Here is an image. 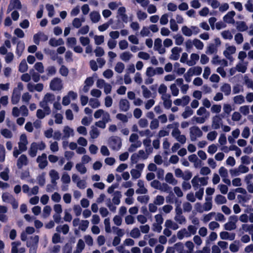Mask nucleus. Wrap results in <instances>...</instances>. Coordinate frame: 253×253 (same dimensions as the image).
Masks as SVG:
<instances>
[{"instance_id": "nucleus-50", "label": "nucleus", "mask_w": 253, "mask_h": 253, "mask_svg": "<svg viewBox=\"0 0 253 253\" xmlns=\"http://www.w3.org/2000/svg\"><path fill=\"white\" fill-rule=\"evenodd\" d=\"M54 99V95L53 94L50 93H47L44 97V101L45 102V104H47L48 102L53 101Z\"/></svg>"}, {"instance_id": "nucleus-59", "label": "nucleus", "mask_w": 253, "mask_h": 253, "mask_svg": "<svg viewBox=\"0 0 253 253\" xmlns=\"http://www.w3.org/2000/svg\"><path fill=\"white\" fill-rule=\"evenodd\" d=\"M165 201L164 197L161 195L157 196L156 199L154 201L155 205H161L164 204Z\"/></svg>"}, {"instance_id": "nucleus-35", "label": "nucleus", "mask_w": 253, "mask_h": 253, "mask_svg": "<svg viewBox=\"0 0 253 253\" xmlns=\"http://www.w3.org/2000/svg\"><path fill=\"white\" fill-rule=\"evenodd\" d=\"M10 2L12 3V8L17 9L22 8V4L20 0H10Z\"/></svg>"}, {"instance_id": "nucleus-33", "label": "nucleus", "mask_w": 253, "mask_h": 253, "mask_svg": "<svg viewBox=\"0 0 253 253\" xmlns=\"http://www.w3.org/2000/svg\"><path fill=\"white\" fill-rule=\"evenodd\" d=\"M185 235H186L187 237L189 236V233L187 232L185 228H183L179 230L177 234V237L179 240H182L184 238Z\"/></svg>"}, {"instance_id": "nucleus-38", "label": "nucleus", "mask_w": 253, "mask_h": 253, "mask_svg": "<svg viewBox=\"0 0 253 253\" xmlns=\"http://www.w3.org/2000/svg\"><path fill=\"white\" fill-rule=\"evenodd\" d=\"M63 132L64 133V137L67 138L70 137L71 133H73V129L69 126H66L63 129Z\"/></svg>"}, {"instance_id": "nucleus-1", "label": "nucleus", "mask_w": 253, "mask_h": 253, "mask_svg": "<svg viewBox=\"0 0 253 253\" xmlns=\"http://www.w3.org/2000/svg\"><path fill=\"white\" fill-rule=\"evenodd\" d=\"M108 146L114 151L119 150L122 147V139L117 136H112L109 137L108 142Z\"/></svg>"}, {"instance_id": "nucleus-45", "label": "nucleus", "mask_w": 253, "mask_h": 253, "mask_svg": "<svg viewBox=\"0 0 253 253\" xmlns=\"http://www.w3.org/2000/svg\"><path fill=\"white\" fill-rule=\"evenodd\" d=\"M193 44L198 49H202L204 47L203 42L197 39L193 40Z\"/></svg>"}, {"instance_id": "nucleus-36", "label": "nucleus", "mask_w": 253, "mask_h": 253, "mask_svg": "<svg viewBox=\"0 0 253 253\" xmlns=\"http://www.w3.org/2000/svg\"><path fill=\"white\" fill-rule=\"evenodd\" d=\"M1 134L5 138H10L12 136V134L11 131L7 129L4 128L1 130Z\"/></svg>"}, {"instance_id": "nucleus-13", "label": "nucleus", "mask_w": 253, "mask_h": 253, "mask_svg": "<svg viewBox=\"0 0 253 253\" xmlns=\"http://www.w3.org/2000/svg\"><path fill=\"white\" fill-rule=\"evenodd\" d=\"M25 49V44L23 42L19 41L17 42L16 49V53L18 56H21Z\"/></svg>"}, {"instance_id": "nucleus-5", "label": "nucleus", "mask_w": 253, "mask_h": 253, "mask_svg": "<svg viewBox=\"0 0 253 253\" xmlns=\"http://www.w3.org/2000/svg\"><path fill=\"white\" fill-rule=\"evenodd\" d=\"M46 154L42 153L41 156H39L37 159V162L39 163V167L41 169H44L48 164Z\"/></svg>"}, {"instance_id": "nucleus-43", "label": "nucleus", "mask_w": 253, "mask_h": 253, "mask_svg": "<svg viewBox=\"0 0 253 253\" xmlns=\"http://www.w3.org/2000/svg\"><path fill=\"white\" fill-rule=\"evenodd\" d=\"M141 88L144 97L147 98H149L151 95V91L144 85L141 86Z\"/></svg>"}, {"instance_id": "nucleus-63", "label": "nucleus", "mask_w": 253, "mask_h": 253, "mask_svg": "<svg viewBox=\"0 0 253 253\" xmlns=\"http://www.w3.org/2000/svg\"><path fill=\"white\" fill-rule=\"evenodd\" d=\"M192 68V74H193L194 75L199 76L201 74L202 72V67L200 66H195Z\"/></svg>"}, {"instance_id": "nucleus-10", "label": "nucleus", "mask_w": 253, "mask_h": 253, "mask_svg": "<svg viewBox=\"0 0 253 253\" xmlns=\"http://www.w3.org/2000/svg\"><path fill=\"white\" fill-rule=\"evenodd\" d=\"M129 103L126 99H121L119 102L120 110L124 112L127 111L129 109Z\"/></svg>"}, {"instance_id": "nucleus-28", "label": "nucleus", "mask_w": 253, "mask_h": 253, "mask_svg": "<svg viewBox=\"0 0 253 253\" xmlns=\"http://www.w3.org/2000/svg\"><path fill=\"white\" fill-rule=\"evenodd\" d=\"M2 199L3 202L10 203L12 199H14V197L8 193H4L2 195Z\"/></svg>"}, {"instance_id": "nucleus-47", "label": "nucleus", "mask_w": 253, "mask_h": 253, "mask_svg": "<svg viewBox=\"0 0 253 253\" xmlns=\"http://www.w3.org/2000/svg\"><path fill=\"white\" fill-rule=\"evenodd\" d=\"M90 135L92 138H96L99 135V132L98 129L95 127H93L90 131Z\"/></svg>"}, {"instance_id": "nucleus-44", "label": "nucleus", "mask_w": 253, "mask_h": 253, "mask_svg": "<svg viewBox=\"0 0 253 253\" xmlns=\"http://www.w3.org/2000/svg\"><path fill=\"white\" fill-rule=\"evenodd\" d=\"M39 184L42 186L44 185L45 180V173L42 172L41 174L39 175L37 178Z\"/></svg>"}, {"instance_id": "nucleus-22", "label": "nucleus", "mask_w": 253, "mask_h": 253, "mask_svg": "<svg viewBox=\"0 0 253 253\" xmlns=\"http://www.w3.org/2000/svg\"><path fill=\"white\" fill-rule=\"evenodd\" d=\"M237 29L240 32H244L248 29V26L244 21L237 22Z\"/></svg>"}, {"instance_id": "nucleus-26", "label": "nucleus", "mask_w": 253, "mask_h": 253, "mask_svg": "<svg viewBox=\"0 0 253 253\" xmlns=\"http://www.w3.org/2000/svg\"><path fill=\"white\" fill-rule=\"evenodd\" d=\"M193 113V111L189 106H186L185 111L182 114V116L184 119H186L191 116Z\"/></svg>"}, {"instance_id": "nucleus-55", "label": "nucleus", "mask_w": 253, "mask_h": 253, "mask_svg": "<svg viewBox=\"0 0 253 253\" xmlns=\"http://www.w3.org/2000/svg\"><path fill=\"white\" fill-rule=\"evenodd\" d=\"M199 178L198 177V176H195L192 179L191 183L195 190H196L198 188L199 186Z\"/></svg>"}, {"instance_id": "nucleus-64", "label": "nucleus", "mask_w": 253, "mask_h": 253, "mask_svg": "<svg viewBox=\"0 0 253 253\" xmlns=\"http://www.w3.org/2000/svg\"><path fill=\"white\" fill-rule=\"evenodd\" d=\"M21 244L20 242H13L12 243L11 253H18L17 246Z\"/></svg>"}, {"instance_id": "nucleus-34", "label": "nucleus", "mask_w": 253, "mask_h": 253, "mask_svg": "<svg viewBox=\"0 0 253 253\" xmlns=\"http://www.w3.org/2000/svg\"><path fill=\"white\" fill-rule=\"evenodd\" d=\"M30 74L32 75L33 80L37 83L40 81V75L39 73L35 72L33 69L30 70Z\"/></svg>"}, {"instance_id": "nucleus-24", "label": "nucleus", "mask_w": 253, "mask_h": 253, "mask_svg": "<svg viewBox=\"0 0 253 253\" xmlns=\"http://www.w3.org/2000/svg\"><path fill=\"white\" fill-rule=\"evenodd\" d=\"M28 65L25 59L23 60L20 63L18 70L21 73H24L27 71Z\"/></svg>"}, {"instance_id": "nucleus-62", "label": "nucleus", "mask_w": 253, "mask_h": 253, "mask_svg": "<svg viewBox=\"0 0 253 253\" xmlns=\"http://www.w3.org/2000/svg\"><path fill=\"white\" fill-rule=\"evenodd\" d=\"M174 249L179 253H182L184 250V246L181 242H178L174 245Z\"/></svg>"}, {"instance_id": "nucleus-7", "label": "nucleus", "mask_w": 253, "mask_h": 253, "mask_svg": "<svg viewBox=\"0 0 253 253\" xmlns=\"http://www.w3.org/2000/svg\"><path fill=\"white\" fill-rule=\"evenodd\" d=\"M220 125L222 126V121L220 116L215 115L212 118V127L214 129L219 128Z\"/></svg>"}, {"instance_id": "nucleus-4", "label": "nucleus", "mask_w": 253, "mask_h": 253, "mask_svg": "<svg viewBox=\"0 0 253 253\" xmlns=\"http://www.w3.org/2000/svg\"><path fill=\"white\" fill-rule=\"evenodd\" d=\"M203 135V132L197 126H193L190 128V135L192 141L196 140L197 137H200Z\"/></svg>"}, {"instance_id": "nucleus-54", "label": "nucleus", "mask_w": 253, "mask_h": 253, "mask_svg": "<svg viewBox=\"0 0 253 253\" xmlns=\"http://www.w3.org/2000/svg\"><path fill=\"white\" fill-rule=\"evenodd\" d=\"M170 28L172 31H177L178 30V26L173 19L170 20Z\"/></svg>"}, {"instance_id": "nucleus-14", "label": "nucleus", "mask_w": 253, "mask_h": 253, "mask_svg": "<svg viewBox=\"0 0 253 253\" xmlns=\"http://www.w3.org/2000/svg\"><path fill=\"white\" fill-rule=\"evenodd\" d=\"M38 146L36 143L33 142L31 144L29 150V154L31 157H35L37 153Z\"/></svg>"}, {"instance_id": "nucleus-37", "label": "nucleus", "mask_w": 253, "mask_h": 253, "mask_svg": "<svg viewBox=\"0 0 253 253\" xmlns=\"http://www.w3.org/2000/svg\"><path fill=\"white\" fill-rule=\"evenodd\" d=\"M5 157V150L3 145L0 144V162L4 161Z\"/></svg>"}, {"instance_id": "nucleus-3", "label": "nucleus", "mask_w": 253, "mask_h": 253, "mask_svg": "<svg viewBox=\"0 0 253 253\" xmlns=\"http://www.w3.org/2000/svg\"><path fill=\"white\" fill-rule=\"evenodd\" d=\"M229 221L225 223L224 225V229L226 230L231 231L235 229L236 228V223L238 221V218L236 215H231L229 218Z\"/></svg>"}, {"instance_id": "nucleus-20", "label": "nucleus", "mask_w": 253, "mask_h": 253, "mask_svg": "<svg viewBox=\"0 0 253 253\" xmlns=\"http://www.w3.org/2000/svg\"><path fill=\"white\" fill-rule=\"evenodd\" d=\"M166 96L168 97L167 98L162 97V99L164 100V105L167 109H169L171 107L172 101L169 99L170 95L169 94H166Z\"/></svg>"}, {"instance_id": "nucleus-15", "label": "nucleus", "mask_w": 253, "mask_h": 253, "mask_svg": "<svg viewBox=\"0 0 253 253\" xmlns=\"http://www.w3.org/2000/svg\"><path fill=\"white\" fill-rule=\"evenodd\" d=\"M191 60L187 61V64L189 66H192L196 64V62L199 59V55L197 53H192L190 56Z\"/></svg>"}, {"instance_id": "nucleus-11", "label": "nucleus", "mask_w": 253, "mask_h": 253, "mask_svg": "<svg viewBox=\"0 0 253 253\" xmlns=\"http://www.w3.org/2000/svg\"><path fill=\"white\" fill-rule=\"evenodd\" d=\"M28 163V161L27 156L24 155H21L17 162V166L18 169H20L22 168L23 165H27Z\"/></svg>"}, {"instance_id": "nucleus-53", "label": "nucleus", "mask_w": 253, "mask_h": 253, "mask_svg": "<svg viewBox=\"0 0 253 253\" xmlns=\"http://www.w3.org/2000/svg\"><path fill=\"white\" fill-rule=\"evenodd\" d=\"M130 174H131L132 178L134 179H137V178H139L141 175L140 172L139 170H138L137 169H132L130 170Z\"/></svg>"}, {"instance_id": "nucleus-16", "label": "nucleus", "mask_w": 253, "mask_h": 253, "mask_svg": "<svg viewBox=\"0 0 253 253\" xmlns=\"http://www.w3.org/2000/svg\"><path fill=\"white\" fill-rule=\"evenodd\" d=\"M90 18L93 23H97L100 19V15L97 11H92L90 13Z\"/></svg>"}, {"instance_id": "nucleus-51", "label": "nucleus", "mask_w": 253, "mask_h": 253, "mask_svg": "<svg viewBox=\"0 0 253 253\" xmlns=\"http://www.w3.org/2000/svg\"><path fill=\"white\" fill-rule=\"evenodd\" d=\"M170 89L171 91V93L173 96H176L178 95L179 93V89L176 87V85L175 84H173L170 86Z\"/></svg>"}, {"instance_id": "nucleus-31", "label": "nucleus", "mask_w": 253, "mask_h": 253, "mask_svg": "<svg viewBox=\"0 0 253 253\" xmlns=\"http://www.w3.org/2000/svg\"><path fill=\"white\" fill-rule=\"evenodd\" d=\"M234 102L235 104H241L245 102L244 97L242 95L235 96L234 98Z\"/></svg>"}, {"instance_id": "nucleus-46", "label": "nucleus", "mask_w": 253, "mask_h": 253, "mask_svg": "<svg viewBox=\"0 0 253 253\" xmlns=\"http://www.w3.org/2000/svg\"><path fill=\"white\" fill-rule=\"evenodd\" d=\"M94 52L96 57H101L104 54V49L100 46H97Z\"/></svg>"}, {"instance_id": "nucleus-32", "label": "nucleus", "mask_w": 253, "mask_h": 253, "mask_svg": "<svg viewBox=\"0 0 253 253\" xmlns=\"http://www.w3.org/2000/svg\"><path fill=\"white\" fill-rule=\"evenodd\" d=\"M45 7L48 11V16L50 17H52L54 14V8L53 5L50 4H46Z\"/></svg>"}, {"instance_id": "nucleus-48", "label": "nucleus", "mask_w": 253, "mask_h": 253, "mask_svg": "<svg viewBox=\"0 0 253 253\" xmlns=\"http://www.w3.org/2000/svg\"><path fill=\"white\" fill-rule=\"evenodd\" d=\"M182 32L185 36L188 37L191 36L192 34V30L186 26H184L182 27Z\"/></svg>"}, {"instance_id": "nucleus-41", "label": "nucleus", "mask_w": 253, "mask_h": 253, "mask_svg": "<svg viewBox=\"0 0 253 253\" xmlns=\"http://www.w3.org/2000/svg\"><path fill=\"white\" fill-rule=\"evenodd\" d=\"M89 105L92 108H96L100 106V103L97 99L91 98L89 100Z\"/></svg>"}, {"instance_id": "nucleus-27", "label": "nucleus", "mask_w": 253, "mask_h": 253, "mask_svg": "<svg viewBox=\"0 0 253 253\" xmlns=\"http://www.w3.org/2000/svg\"><path fill=\"white\" fill-rule=\"evenodd\" d=\"M9 171L8 168H5L4 171L0 173V177L4 181H7L9 179Z\"/></svg>"}, {"instance_id": "nucleus-52", "label": "nucleus", "mask_w": 253, "mask_h": 253, "mask_svg": "<svg viewBox=\"0 0 253 253\" xmlns=\"http://www.w3.org/2000/svg\"><path fill=\"white\" fill-rule=\"evenodd\" d=\"M217 51L216 46L213 43H211L208 47L207 53L213 54Z\"/></svg>"}, {"instance_id": "nucleus-56", "label": "nucleus", "mask_w": 253, "mask_h": 253, "mask_svg": "<svg viewBox=\"0 0 253 253\" xmlns=\"http://www.w3.org/2000/svg\"><path fill=\"white\" fill-rule=\"evenodd\" d=\"M72 247L70 244L66 243L63 248V253H72Z\"/></svg>"}, {"instance_id": "nucleus-19", "label": "nucleus", "mask_w": 253, "mask_h": 253, "mask_svg": "<svg viewBox=\"0 0 253 253\" xmlns=\"http://www.w3.org/2000/svg\"><path fill=\"white\" fill-rule=\"evenodd\" d=\"M122 197L121 192L119 191H116L114 193V196L112 199L113 202L115 205H118L120 203V199Z\"/></svg>"}, {"instance_id": "nucleus-58", "label": "nucleus", "mask_w": 253, "mask_h": 253, "mask_svg": "<svg viewBox=\"0 0 253 253\" xmlns=\"http://www.w3.org/2000/svg\"><path fill=\"white\" fill-rule=\"evenodd\" d=\"M95 43L96 45H100L104 42V37L102 35L95 36L94 37Z\"/></svg>"}, {"instance_id": "nucleus-21", "label": "nucleus", "mask_w": 253, "mask_h": 253, "mask_svg": "<svg viewBox=\"0 0 253 253\" xmlns=\"http://www.w3.org/2000/svg\"><path fill=\"white\" fill-rule=\"evenodd\" d=\"M165 179L167 182L170 184L175 185L177 183V181L174 178L173 174L170 172L167 173Z\"/></svg>"}, {"instance_id": "nucleus-25", "label": "nucleus", "mask_w": 253, "mask_h": 253, "mask_svg": "<svg viewBox=\"0 0 253 253\" xmlns=\"http://www.w3.org/2000/svg\"><path fill=\"white\" fill-rule=\"evenodd\" d=\"M189 161L191 162L194 163L195 167H197L199 163L201 164V161L199 160L196 155L192 154L188 157Z\"/></svg>"}, {"instance_id": "nucleus-49", "label": "nucleus", "mask_w": 253, "mask_h": 253, "mask_svg": "<svg viewBox=\"0 0 253 253\" xmlns=\"http://www.w3.org/2000/svg\"><path fill=\"white\" fill-rule=\"evenodd\" d=\"M34 67L40 73H42L44 72V67L42 62H37L35 64Z\"/></svg>"}, {"instance_id": "nucleus-57", "label": "nucleus", "mask_w": 253, "mask_h": 253, "mask_svg": "<svg viewBox=\"0 0 253 253\" xmlns=\"http://www.w3.org/2000/svg\"><path fill=\"white\" fill-rule=\"evenodd\" d=\"M219 173L220 176L223 178H226L228 177V171L226 169L223 167L220 168L219 169Z\"/></svg>"}, {"instance_id": "nucleus-29", "label": "nucleus", "mask_w": 253, "mask_h": 253, "mask_svg": "<svg viewBox=\"0 0 253 253\" xmlns=\"http://www.w3.org/2000/svg\"><path fill=\"white\" fill-rule=\"evenodd\" d=\"M130 235L133 238H137L140 236V232L139 229L137 227L134 228L131 230Z\"/></svg>"}, {"instance_id": "nucleus-2", "label": "nucleus", "mask_w": 253, "mask_h": 253, "mask_svg": "<svg viewBox=\"0 0 253 253\" xmlns=\"http://www.w3.org/2000/svg\"><path fill=\"white\" fill-rule=\"evenodd\" d=\"M50 88L53 91H59L63 88L62 81L60 78H54L50 82Z\"/></svg>"}, {"instance_id": "nucleus-18", "label": "nucleus", "mask_w": 253, "mask_h": 253, "mask_svg": "<svg viewBox=\"0 0 253 253\" xmlns=\"http://www.w3.org/2000/svg\"><path fill=\"white\" fill-rule=\"evenodd\" d=\"M58 232H62L63 234H67L69 231V227L67 224H64L63 226H58L56 228Z\"/></svg>"}, {"instance_id": "nucleus-6", "label": "nucleus", "mask_w": 253, "mask_h": 253, "mask_svg": "<svg viewBox=\"0 0 253 253\" xmlns=\"http://www.w3.org/2000/svg\"><path fill=\"white\" fill-rule=\"evenodd\" d=\"M39 241V236H31L27 241L26 246L28 248L38 247Z\"/></svg>"}, {"instance_id": "nucleus-8", "label": "nucleus", "mask_w": 253, "mask_h": 253, "mask_svg": "<svg viewBox=\"0 0 253 253\" xmlns=\"http://www.w3.org/2000/svg\"><path fill=\"white\" fill-rule=\"evenodd\" d=\"M235 12L234 11H231L228 12L226 15H225L223 17V20L229 24H234L235 23V20L233 18L234 16L235 15Z\"/></svg>"}, {"instance_id": "nucleus-61", "label": "nucleus", "mask_w": 253, "mask_h": 253, "mask_svg": "<svg viewBox=\"0 0 253 253\" xmlns=\"http://www.w3.org/2000/svg\"><path fill=\"white\" fill-rule=\"evenodd\" d=\"M60 74L64 77H66L69 73L68 68L64 65H62L59 70Z\"/></svg>"}, {"instance_id": "nucleus-39", "label": "nucleus", "mask_w": 253, "mask_h": 253, "mask_svg": "<svg viewBox=\"0 0 253 253\" xmlns=\"http://www.w3.org/2000/svg\"><path fill=\"white\" fill-rule=\"evenodd\" d=\"M84 19L83 18L81 20L78 18H75L73 21L72 24L74 27L79 28L82 25V22L84 21Z\"/></svg>"}, {"instance_id": "nucleus-40", "label": "nucleus", "mask_w": 253, "mask_h": 253, "mask_svg": "<svg viewBox=\"0 0 253 253\" xmlns=\"http://www.w3.org/2000/svg\"><path fill=\"white\" fill-rule=\"evenodd\" d=\"M125 68V65L122 62H118L115 67V70L118 73H121Z\"/></svg>"}, {"instance_id": "nucleus-17", "label": "nucleus", "mask_w": 253, "mask_h": 253, "mask_svg": "<svg viewBox=\"0 0 253 253\" xmlns=\"http://www.w3.org/2000/svg\"><path fill=\"white\" fill-rule=\"evenodd\" d=\"M220 90L225 95L228 96L231 93V86L229 84L225 83L221 86Z\"/></svg>"}, {"instance_id": "nucleus-42", "label": "nucleus", "mask_w": 253, "mask_h": 253, "mask_svg": "<svg viewBox=\"0 0 253 253\" xmlns=\"http://www.w3.org/2000/svg\"><path fill=\"white\" fill-rule=\"evenodd\" d=\"M131 56V54L129 52L126 51L121 54L120 57L123 61H127L130 59Z\"/></svg>"}, {"instance_id": "nucleus-23", "label": "nucleus", "mask_w": 253, "mask_h": 253, "mask_svg": "<svg viewBox=\"0 0 253 253\" xmlns=\"http://www.w3.org/2000/svg\"><path fill=\"white\" fill-rule=\"evenodd\" d=\"M215 201L217 204L221 205L225 204L227 202V200L224 196L219 194L216 196L215 198Z\"/></svg>"}, {"instance_id": "nucleus-12", "label": "nucleus", "mask_w": 253, "mask_h": 253, "mask_svg": "<svg viewBox=\"0 0 253 253\" xmlns=\"http://www.w3.org/2000/svg\"><path fill=\"white\" fill-rule=\"evenodd\" d=\"M181 51V48L178 47H174L171 49L172 54L169 58L171 60H177L179 58V53Z\"/></svg>"}, {"instance_id": "nucleus-60", "label": "nucleus", "mask_w": 253, "mask_h": 253, "mask_svg": "<svg viewBox=\"0 0 253 253\" xmlns=\"http://www.w3.org/2000/svg\"><path fill=\"white\" fill-rule=\"evenodd\" d=\"M192 68H190L188 70L187 73L184 75V79H185V81L188 83H189L191 81V77L193 75H194L193 74H192Z\"/></svg>"}, {"instance_id": "nucleus-9", "label": "nucleus", "mask_w": 253, "mask_h": 253, "mask_svg": "<svg viewBox=\"0 0 253 253\" xmlns=\"http://www.w3.org/2000/svg\"><path fill=\"white\" fill-rule=\"evenodd\" d=\"M21 92L17 89L14 88L11 96V103L13 105L17 104L20 99Z\"/></svg>"}, {"instance_id": "nucleus-30", "label": "nucleus", "mask_w": 253, "mask_h": 253, "mask_svg": "<svg viewBox=\"0 0 253 253\" xmlns=\"http://www.w3.org/2000/svg\"><path fill=\"white\" fill-rule=\"evenodd\" d=\"M76 168L77 170L79 171L81 174H84L86 172V169L83 164H77L76 165Z\"/></svg>"}]
</instances>
